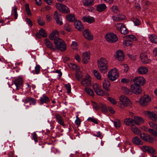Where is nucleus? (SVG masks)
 Returning a JSON list of instances; mask_svg holds the SVG:
<instances>
[{
    "mask_svg": "<svg viewBox=\"0 0 157 157\" xmlns=\"http://www.w3.org/2000/svg\"><path fill=\"white\" fill-rule=\"evenodd\" d=\"M98 68L100 71L104 74L107 72L108 70V62L106 59L101 58L97 60Z\"/></svg>",
    "mask_w": 157,
    "mask_h": 157,
    "instance_id": "obj_1",
    "label": "nucleus"
},
{
    "mask_svg": "<svg viewBox=\"0 0 157 157\" xmlns=\"http://www.w3.org/2000/svg\"><path fill=\"white\" fill-rule=\"evenodd\" d=\"M56 48V51L59 50L61 51H64L66 49V44L64 41L61 38L56 40L54 41Z\"/></svg>",
    "mask_w": 157,
    "mask_h": 157,
    "instance_id": "obj_2",
    "label": "nucleus"
},
{
    "mask_svg": "<svg viewBox=\"0 0 157 157\" xmlns=\"http://www.w3.org/2000/svg\"><path fill=\"white\" fill-rule=\"evenodd\" d=\"M119 76V73L118 70L116 67L111 69L108 72V77L112 81L116 80Z\"/></svg>",
    "mask_w": 157,
    "mask_h": 157,
    "instance_id": "obj_3",
    "label": "nucleus"
},
{
    "mask_svg": "<svg viewBox=\"0 0 157 157\" xmlns=\"http://www.w3.org/2000/svg\"><path fill=\"white\" fill-rule=\"evenodd\" d=\"M119 104L120 107L123 108L126 106H130L132 104V103L130 100L126 96L122 95L119 98Z\"/></svg>",
    "mask_w": 157,
    "mask_h": 157,
    "instance_id": "obj_4",
    "label": "nucleus"
},
{
    "mask_svg": "<svg viewBox=\"0 0 157 157\" xmlns=\"http://www.w3.org/2000/svg\"><path fill=\"white\" fill-rule=\"evenodd\" d=\"M151 101V98L148 95H145L141 97L139 101L140 104L142 106L147 105Z\"/></svg>",
    "mask_w": 157,
    "mask_h": 157,
    "instance_id": "obj_5",
    "label": "nucleus"
},
{
    "mask_svg": "<svg viewBox=\"0 0 157 157\" xmlns=\"http://www.w3.org/2000/svg\"><path fill=\"white\" fill-rule=\"evenodd\" d=\"M56 7L57 9L61 12L64 13H68L70 12L68 8L64 4L57 3L56 4Z\"/></svg>",
    "mask_w": 157,
    "mask_h": 157,
    "instance_id": "obj_6",
    "label": "nucleus"
},
{
    "mask_svg": "<svg viewBox=\"0 0 157 157\" xmlns=\"http://www.w3.org/2000/svg\"><path fill=\"white\" fill-rule=\"evenodd\" d=\"M93 87L97 95L100 96H103L106 95H108L109 94L104 92L100 88L99 86L97 83H94L93 85Z\"/></svg>",
    "mask_w": 157,
    "mask_h": 157,
    "instance_id": "obj_7",
    "label": "nucleus"
},
{
    "mask_svg": "<svg viewBox=\"0 0 157 157\" xmlns=\"http://www.w3.org/2000/svg\"><path fill=\"white\" fill-rule=\"evenodd\" d=\"M105 39L107 41L110 43H115L118 40V38L116 35L113 33L106 34Z\"/></svg>",
    "mask_w": 157,
    "mask_h": 157,
    "instance_id": "obj_8",
    "label": "nucleus"
},
{
    "mask_svg": "<svg viewBox=\"0 0 157 157\" xmlns=\"http://www.w3.org/2000/svg\"><path fill=\"white\" fill-rule=\"evenodd\" d=\"M69 67L72 69H76V77L77 79L80 80L82 77V72L79 71V67L75 64H71L69 65Z\"/></svg>",
    "mask_w": 157,
    "mask_h": 157,
    "instance_id": "obj_9",
    "label": "nucleus"
},
{
    "mask_svg": "<svg viewBox=\"0 0 157 157\" xmlns=\"http://www.w3.org/2000/svg\"><path fill=\"white\" fill-rule=\"evenodd\" d=\"M130 90L136 94H139L142 92L140 86L134 83L131 86Z\"/></svg>",
    "mask_w": 157,
    "mask_h": 157,
    "instance_id": "obj_10",
    "label": "nucleus"
},
{
    "mask_svg": "<svg viewBox=\"0 0 157 157\" xmlns=\"http://www.w3.org/2000/svg\"><path fill=\"white\" fill-rule=\"evenodd\" d=\"M114 56L115 58L118 61H123L124 59L123 52L121 50L117 51L114 55Z\"/></svg>",
    "mask_w": 157,
    "mask_h": 157,
    "instance_id": "obj_11",
    "label": "nucleus"
},
{
    "mask_svg": "<svg viewBox=\"0 0 157 157\" xmlns=\"http://www.w3.org/2000/svg\"><path fill=\"white\" fill-rule=\"evenodd\" d=\"M54 18L56 20L57 23L60 25L63 24V22L62 21V18L61 14L56 11L54 12Z\"/></svg>",
    "mask_w": 157,
    "mask_h": 157,
    "instance_id": "obj_12",
    "label": "nucleus"
},
{
    "mask_svg": "<svg viewBox=\"0 0 157 157\" xmlns=\"http://www.w3.org/2000/svg\"><path fill=\"white\" fill-rule=\"evenodd\" d=\"M134 83L140 86H142L145 84L144 78L142 76L138 77L136 78L134 80Z\"/></svg>",
    "mask_w": 157,
    "mask_h": 157,
    "instance_id": "obj_13",
    "label": "nucleus"
},
{
    "mask_svg": "<svg viewBox=\"0 0 157 157\" xmlns=\"http://www.w3.org/2000/svg\"><path fill=\"white\" fill-rule=\"evenodd\" d=\"M139 135L140 137L143 140L151 143L153 141V139L147 134L144 133L141 134L140 133Z\"/></svg>",
    "mask_w": 157,
    "mask_h": 157,
    "instance_id": "obj_14",
    "label": "nucleus"
},
{
    "mask_svg": "<svg viewBox=\"0 0 157 157\" xmlns=\"http://www.w3.org/2000/svg\"><path fill=\"white\" fill-rule=\"evenodd\" d=\"M59 35V32L57 30H55L52 31L50 34L49 37L50 40H54L55 41L56 40H57V39L60 38L58 37Z\"/></svg>",
    "mask_w": 157,
    "mask_h": 157,
    "instance_id": "obj_15",
    "label": "nucleus"
},
{
    "mask_svg": "<svg viewBox=\"0 0 157 157\" xmlns=\"http://www.w3.org/2000/svg\"><path fill=\"white\" fill-rule=\"evenodd\" d=\"M44 43L46 46L49 48L51 50L53 51H56V48L53 45L52 43L48 39H46L44 40Z\"/></svg>",
    "mask_w": 157,
    "mask_h": 157,
    "instance_id": "obj_16",
    "label": "nucleus"
},
{
    "mask_svg": "<svg viewBox=\"0 0 157 157\" xmlns=\"http://www.w3.org/2000/svg\"><path fill=\"white\" fill-rule=\"evenodd\" d=\"M81 84L83 86L86 87L90 86L91 83L90 77L88 75V76L82 79Z\"/></svg>",
    "mask_w": 157,
    "mask_h": 157,
    "instance_id": "obj_17",
    "label": "nucleus"
},
{
    "mask_svg": "<svg viewBox=\"0 0 157 157\" xmlns=\"http://www.w3.org/2000/svg\"><path fill=\"white\" fill-rule=\"evenodd\" d=\"M14 83L16 86V90H18L23 84V80L21 78L16 79L14 81Z\"/></svg>",
    "mask_w": 157,
    "mask_h": 157,
    "instance_id": "obj_18",
    "label": "nucleus"
},
{
    "mask_svg": "<svg viewBox=\"0 0 157 157\" xmlns=\"http://www.w3.org/2000/svg\"><path fill=\"white\" fill-rule=\"evenodd\" d=\"M90 58V53L89 51L83 53L82 54V62L84 63H88Z\"/></svg>",
    "mask_w": 157,
    "mask_h": 157,
    "instance_id": "obj_19",
    "label": "nucleus"
},
{
    "mask_svg": "<svg viewBox=\"0 0 157 157\" xmlns=\"http://www.w3.org/2000/svg\"><path fill=\"white\" fill-rule=\"evenodd\" d=\"M38 101L40 102V105H42L44 103H48L49 101V99L47 96L44 94L40 97Z\"/></svg>",
    "mask_w": 157,
    "mask_h": 157,
    "instance_id": "obj_20",
    "label": "nucleus"
},
{
    "mask_svg": "<svg viewBox=\"0 0 157 157\" xmlns=\"http://www.w3.org/2000/svg\"><path fill=\"white\" fill-rule=\"evenodd\" d=\"M140 58L143 63L144 64L149 63L151 62V60L148 59L147 55L141 54H140Z\"/></svg>",
    "mask_w": 157,
    "mask_h": 157,
    "instance_id": "obj_21",
    "label": "nucleus"
},
{
    "mask_svg": "<svg viewBox=\"0 0 157 157\" xmlns=\"http://www.w3.org/2000/svg\"><path fill=\"white\" fill-rule=\"evenodd\" d=\"M84 36L89 40H92L93 39V36L90 31L87 29H85L83 32Z\"/></svg>",
    "mask_w": 157,
    "mask_h": 157,
    "instance_id": "obj_22",
    "label": "nucleus"
},
{
    "mask_svg": "<svg viewBox=\"0 0 157 157\" xmlns=\"http://www.w3.org/2000/svg\"><path fill=\"white\" fill-rule=\"evenodd\" d=\"M144 116L149 118H156V114L153 112L148 111H144L143 113Z\"/></svg>",
    "mask_w": 157,
    "mask_h": 157,
    "instance_id": "obj_23",
    "label": "nucleus"
},
{
    "mask_svg": "<svg viewBox=\"0 0 157 157\" xmlns=\"http://www.w3.org/2000/svg\"><path fill=\"white\" fill-rule=\"evenodd\" d=\"M110 82L108 79H105L102 82L103 87V88L108 91H110L109 87L110 86Z\"/></svg>",
    "mask_w": 157,
    "mask_h": 157,
    "instance_id": "obj_24",
    "label": "nucleus"
},
{
    "mask_svg": "<svg viewBox=\"0 0 157 157\" xmlns=\"http://www.w3.org/2000/svg\"><path fill=\"white\" fill-rule=\"evenodd\" d=\"M148 72L147 68L145 67H140L138 69V72L140 74L145 75Z\"/></svg>",
    "mask_w": 157,
    "mask_h": 157,
    "instance_id": "obj_25",
    "label": "nucleus"
},
{
    "mask_svg": "<svg viewBox=\"0 0 157 157\" xmlns=\"http://www.w3.org/2000/svg\"><path fill=\"white\" fill-rule=\"evenodd\" d=\"M82 19L83 21L86 22L88 23H91L94 21V18L92 17L88 16L83 17Z\"/></svg>",
    "mask_w": 157,
    "mask_h": 157,
    "instance_id": "obj_26",
    "label": "nucleus"
},
{
    "mask_svg": "<svg viewBox=\"0 0 157 157\" xmlns=\"http://www.w3.org/2000/svg\"><path fill=\"white\" fill-rule=\"evenodd\" d=\"M124 122L126 124L130 126L131 127L133 126L135 123V120L133 121L132 118H125Z\"/></svg>",
    "mask_w": 157,
    "mask_h": 157,
    "instance_id": "obj_27",
    "label": "nucleus"
},
{
    "mask_svg": "<svg viewBox=\"0 0 157 157\" xmlns=\"http://www.w3.org/2000/svg\"><path fill=\"white\" fill-rule=\"evenodd\" d=\"M148 38L152 43L157 44V36L154 34H151L148 35Z\"/></svg>",
    "mask_w": 157,
    "mask_h": 157,
    "instance_id": "obj_28",
    "label": "nucleus"
},
{
    "mask_svg": "<svg viewBox=\"0 0 157 157\" xmlns=\"http://www.w3.org/2000/svg\"><path fill=\"white\" fill-rule=\"evenodd\" d=\"M132 142L135 144L139 145L142 144L143 142L141 141L140 138L137 136H135L132 139Z\"/></svg>",
    "mask_w": 157,
    "mask_h": 157,
    "instance_id": "obj_29",
    "label": "nucleus"
},
{
    "mask_svg": "<svg viewBox=\"0 0 157 157\" xmlns=\"http://www.w3.org/2000/svg\"><path fill=\"white\" fill-rule=\"evenodd\" d=\"M106 7L105 4H100L97 6V10L98 12H102L104 11L106 9Z\"/></svg>",
    "mask_w": 157,
    "mask_h": 157,
    "instance_id": "obj_30",
    "label": "nucleus"
},
{
    "mask_svg": "<svg viewBox=\"0 0 157 157\" xmlns=\"http://www.w3.org/2000/svg\"><path fill=\"white\" fill-rule=\"evenodd\" d=\"M75 25L76 29L79 30H82L83 29V25L79 21H76L75 22Z\"/></svg>",
    "mask_w": 157,
    "mask_h": 157,
    "instance_id": "obj_31",
    "label": "nucleus"
},
{
    "mask_svg": "<svg viewBox=\"0 0 157 157\" xmlns=\"http://www.w3.org/2000/svg\"><path fill=\"white\" fill-rule=\"evenodd\" d=\"M40 35L41 36L44 37H45L47 36V34L46 32L43 29H40L39 33L36 34V36L37 37H39Z\"/></svg>",
    "mask_w": 157,
    "mask_h": 157,
    "instance_id": "obj_32",
    "label": "nucleus"
},
{
    "mask_svg": "<svg viewBox=\"0 0 157 157\" xmlns=\"http://www.w3.org/2000/svg\"><path fill=\"white\" fill-rule=\"evenodd\" d=\"M93 73L95 77L98 80H101V74L97 70L94 69L93 71Z\"/></svg>",
    "mask_w": 157,
    "mask_h": 157,
    "instance_id": "obj_33",
    "label": "nucleus"
},
{
    "mask_svg": "<svg viewBox=\"0 0 157 157\" xmlns=\"http://www.w3.org/2000/svg\"><path fill=\"white\" fill-rule=\"evenodd\" d=\"M100 103H98L93 101H91V104L93 106V109L96 110H98L100 109Z\"/></svg>",
    "mask_w": 157,
    "mask_h": 157,
    "instance_id": "obj_34",
    "label": "nucleus"
},
{
    "mask_svg": "<svg viewBox=\"0 0 157 157\" xmlns=\"http://www.w3.org/2000/svg\"><path fill=\"white\" fill-rule=\"evenodd\" d=\"M153 121H151L149 122V124L152 128L157 130V124L154 122H157V118H152Z\"/></svg>",
    "mask_w": 157,
    "mask_h": 157,
    "instance_id": "obj_35",
    "label": "nucleus"
},
{
    "mask_svg": "<svg viewBox=\"0 0 157 157\" xmlns=\"http://www.w3.org/2000/svg\"><path fill=\"white\" fill-rule=\"evenodd\" d=\"M67 20L70 22H72L75 20V17L74 14H69L67 16Z\"/></svg>",
    "mask_w": 157,
    "mask_h": 157,
    "instance_id": "obj_36",
    "label": "nucleus"
},
{
    "mask_svg": "<svg viewBox=\"0 0 157 157\" xmlns=\"http://www.w3.org/2000/svg\"><path fill=\"white\" fill-rule=\"evenodd\" d=\"M93 0H85L83 1V3L85 6H90L93 5Z\"/></svg>",
    "mask_w": 157,
    "mask_h": 157,
    "instance_id": "obj_37",
    "label": "nucleus"
},
{
    "mask_svg": "<svg viewBox=\"0 0 157 157\" xmlns=\"http://www.w3.org/2000/svg\"><path fill=\"white\" fill-rule=\"evenodd\" d=\"M131 130L136 135H139L141 132L138 128L136 127L132 126L131 127Z\"/></svg>",
    "mask_w": 157,
    "mask_h": 157,
    "instance_id": "obj_38",
    "label": "nucleus"
},
{
    "mask_svg": "<svg viewBox=\"0 0 157 157\" xmlns=\"http://www.w3.org/2000/svg\"><path fill=\"white\" fill-rule=\"evenodd\" d=\"M85 90L88 94L92 97L94 96V94L93 91L90 88L86 87Z\"/></svg>",
    "mask_w": 157,
    "mask_h": 157,
    "instance_id": "obj_39",
    "label": "nucleus"
},
{
    "mask_svg": "<svg viewBox=\"0 0 157 157\" xmlns=\"http://www.w3.org/2000/svg\"><path fill=\"white\" fill-rule=\"evenodd\" d=\"M71 47L73 50H77L78 49V44L76 41H72L71 45Z\"/></svg>",
    "mask_w": 157,
    "mask_h": 157,
    "instance_id": "obj_40",
    "label": "nucleus"
},
{
    "mask_svg": "<svg viewBox=\"0 0 157 157\" xmlns=\"http://www.w3.org/2000/svg\"><path fill=\"white\" fill-rule=\"evenodd\" d=\"M17 10V8L16 6H14L13 7H12V12L13 11L14 13L15 19H16L17 18L18 14Z\"/></svg>",
    "mask_w": 157,
    "mask_h": 157,
    "instance_id": "obj_41",
    "label": "nucleus"
},
{
    "mask_svg": "<svg viewBox=\"0 0 157 157\" xmlns=\"http://www.w3.org/2000/svg\"><path fill=\"white\" fill-rule=\"evenodd\" d=\"M101 105L100 109H101V110L102 112L103 113H106L108 109L106 106L104 104L100 103Z\"/></svg>",
    "mask_w": 157,
    "mask_h": 157,
    "instance_id": "obj_42",
    "label": "nucleus"
},
{
    "mask_svg": "<svg viewBox=\"0 0 157 157\" xmlns=\"http://www.w3.org/2000/svg\"><path fill=\"white\" fill-rule=\"evenodd\" d=\"M132 44V42L131 40L128 39L125 40L124 41L123 44L125 46H128L131 45Z\"/></svg>",
    "mask_w": 157,
    "mask_h": 157,
    "instance_id": "obj_43",
    "label": "nucleus"
},
{
    "mask_svg": "<svg viewBox=\"0 0 157 157\" xmlns=\"http://www.w3.org/2000/svg\"><path fill=\"white\" fill-rule=\"evenodd\" d=\"M25 9L27 14L29 16H31V13L30 10L29 5L28 4H25Z\"/></svg>",
    "mask_w": 157,
    "mask_h": 157,
    "instance_id": "obj_44",
    "label": "nucleus"
},
{
    "mask_svg": "<svg viewBox=\"0 0 157 157\" xmlns=\"http://www.w3.org/2000/svg\"><path fill=\"white\" fill-rule=\"evenodd\" d=\"M121 90L123 92L126 94H130V91L127 87H123L121 88Z\"/></svg>",
    "mask_w": 157,
    "mask_h": 157,
    "instance_id": "obj_45",
    "label": "nucleus"
},
{
    "mask_svg": "<svg viewBox=\"0 0 157 157\" xmlns=\"http://www.w3.org/2000/svg\"><path fill=\"white\" fill-rule=\"evenodd\" d=\"M124 25L121 23H118L116 24V27L118 30L120 32Z\"/></svg>",
    "mask_w": 157,
    "mask_h": 157,
    "instance_id": "obj_46",
    "label": "nucleus"
},
{
    "mask_svg": "<svg viewBox=\"0 0 157 157\" xmlns=\"http://www.w3.org/2000/svg\"><path fill=\"white\" fill-rule=\"evenodd\" d=\"M135 123L137 124H139L144 121L143 118H135Z\"/></svg>",
    "mask_w": 157,
    "mask_h": 157,
    "instance_id": "obj_47",
    "label": "nucleus"
},
{
    "mask_svg": "<svg viewBox=\"0 0 157 157\" xmlns=\"http://www.w3.org/2000/svg\"><path fill=\"white\" fill-rule=\"evenodd\" d=\"M120 32L122 34L126 35L128 33V30L124 25V26L123 27L122 29L121 30V31H120Z\"/></svg>",
    "mask_w": 157,
    "mask_h": 157,
    "instance_id": "obj_48",
    "label": "nucleus"
},
{
    "mask_svg": "<svg viewBox=\"0 0 157 157\" xmlns=\"http://www.w3.org/2000/svg\"><path fill=\"white\" fill-rule=\"evenodd\" d=\"M111 10L115 13H117L119 12V10L117 6H113L111 8Z\"/></svg>",
    "mask_w": 157,
    "mask_h": 157,
    "instance_id": "obj_49",
    "label": "nucleus"
},
{
    "mask_svg": "<svg viewBox=\"0 0 157 157\" xmlns=\"http://www.w3.org/2000/svg\"><path fill=\"white\" fill-rule=\"evenodd\" d=\"M38 24L41 26L44 25V21L43 19L40 17H39L38 19Z\"/></svg>",
    "mask_w": 157,
    "mask_h": 157,
    "instance_id": "obj_50",
    "label": "nucleus"
},
{
    "mask_svg": "<svg viewBox=\"0 0 157 157\" xmlns=\"http://www.w3.org/2000/svg\"><path fill=\"white\" fill-rule=\"evenodd\" d=\"M65 87L67 93L70 94L71 92V86L70 84L68 83L65 85Z\"/></svg>",
    "mask_w": 157,
    "mask_h": 157,
    "instance_id": "obj_51",
    "label": "nucleus"
},
{
    "mask_svg": "<svg viewBox=\"0 0 157 157\" xmlns=\"http://www.w3.org/2000/svg\"><path fill=\"white\" fill-rule=\"evenodd\" d=\"M40 66L39 65H36L35 67V70L34 71H33L34 74H38L39 73L40 71Z\"/></svg>",
    "mask_w": 157,
    "mask_h": 157,
    "instance_id": "obj_52",
    "label": "nucleus"
},
{
    "mask_svg": "<svg viewBox=\"0 0 157 157\" xmlns=\"http://www.w3.org/2000/svg\"><path fill=\"white\" fill-rule=\"evenodd\" d=\"M31 135L32 136V139L34 140V141L36 143L38 142L36 134L35 132H33L32 133Z\"/></svg>",
    "mask_w": 157,
    "mask_h": 157,
    "instance_id": "obj_53",
    "label": "nucleus"
},
{
    "mask_svg": "<svg viewBox=\"0 0 157 157\" xmlns=\"http://www.w3.org/2000/svg\"><path fill=\"white\" fill-rule=\"evenodd\" d=\"M64 29L67 32H70L71 30V25L66 23L64 25Z\"/></svg>",
    "mask_w": 157,
    "mask_h": 157,
    "instance_id": "obj_54",
    "label": "nucleus"
},
{
    "mask_svg": "<svg viewBox=\"0 0 157 157\" xmlns=\"http://www.w3.org/2000/svg\"><path fill=\"white\" fill-rule=\"evenodd\" d=\"M148 132L151 134L155 136H157V131H156L151 129H148Z\"/></svg>",
    "mask_w": 157,
    "mask_h": 157,
    "instance_id": "obj_55",
    "label": "nucleus"
},
{
    "mask_svg": "<svg viewBox=\"0 0 157 157\" xmlns=\"http://www.w3.org/2000/svg\"><path fill=\"white\" fill-rule=\"evenodd\" d=\"M56 121L58 123L60 124L63 126H65V124L64 123V121L62 118H56Z\"/></svg>",
    "mask_w": 157,
    "mask_h": 157,
    "instance_id": "obj_56",
    "label": "nucleus"
},
{
    "mask_svg": "<svg viewBox=\"0 0 157 157\" xmlns=\"http://www.w3.org/2000/svg\"><path fill=\"white\" fill-rule=\"evenodd\" d=\"M114 122V125L116 128L119 127L120 126V121L118 120H117L115 121H112Z\"/></svg>",
    "mask_w": 157,
    "mask_h": 157,
    "instance_id": "obj_57",
    "label": "nucleus"
},
{
    "mask_svg": "<svg viewBox=\"0 0 157 157\" xmlns=\"http://www.w3.org/2000/svg\"><path fill=\"white\" fill-rule=\"evenodd\" d=\"M108 100L110 101V102L113 105H115L117 103L116 100L113 98L111 97H108Z\"/></svg>",
    "mask_w": 157,
    "mask_h": 157,
    "instance_id": "obj_58",
    "label": "nucleus"
},
{
    "mask_svg": "<svg viewBox=\"0 0 157 157\" xmlns=\"http://www.w3.org/2000/svg\"><path fill=\"white\" fill-rule=\"evenodd\" d=\"M132 21L136 26H138L140 23L139 21L137 18H134L132 20Z\"/></svg>",
    "mask_w": 157,
    "mask_h": 157,
    "instance_id": "obj_59",
    "label": "nucleus"
},
{
    "mask_svg": "<svg viewBox=\"0 0 157 157\" xmlns=\"http://www.w3.org/2000/svg\"><path fill=\"white\" fill-rule=\"evenodd\" d=\"M117 16L118 17V19H119V21H121L125 18V16L122 14H120Z\"/></svg>",
    "mask_w": 157,
    "mask_h": 157,
    "instance_id": "obj_60",
    "label": "nucleus"
},
{
    "mask_svg": "<svg viewBox=\"0 0 157 157\" xmlns=\"http://www.w3.org/2000/svg\"><path fill=\"white\" fill-rule=\"evenodd\" d=\"M150 147L149 146H143L142 148V149L144 151V152H148V151L149 150V148Z\"/></svg>",
    "mask_w": 157,
    "mask_h": 157,
    "instance_id": "obj_61",
    "label": "nucleus"
},
{
    "mask_svg": "<svg viewBox=\"0 0 157 157\" xmlns=\"http://www.w3.org/2000/svg\"><path fill=\"white\" fill-rule=\"evenodd\" d=\"M81 121L79 118H76L75 121V123L77 127L80 124Z\"/></svg>",
    "mask_w": 157,
    "mask_h": 157,
    "instance_id": "obj_62",
    "label": "nucleus"
},
{
    "mask_svg": "<svg viewBox=\"0 0 157 157\" xmlns=\"http://www.w3.org/2000/svg\"><path fill=\"white\" fill-rule=\"evenodd\" d=\"M25 21L26 22V23L30 26H31L33 25L32 22L29 18H26L25 19Z\"/></svg>",
    "mask_w": 157,
    "mask_h": 157,
    "instance_id": "obj_63",
    "label": "nucleus"
},
{
    "mask_svg": "<svg viewBox=\"0 0 157 157\" xmlns=\"http://www.w3.org/2000/svg\"><path fill=\"white\" fill-rule=\"evenodd\" d=\"M121 82L123 83H127L129 82V80L127 78H123L121 79Z\"/></svg>",
    "mask_w": 157,
    "mask_h": 157,
    "instance_id": "obj_64",
    "label": "nucleus"
}]
</instances>
